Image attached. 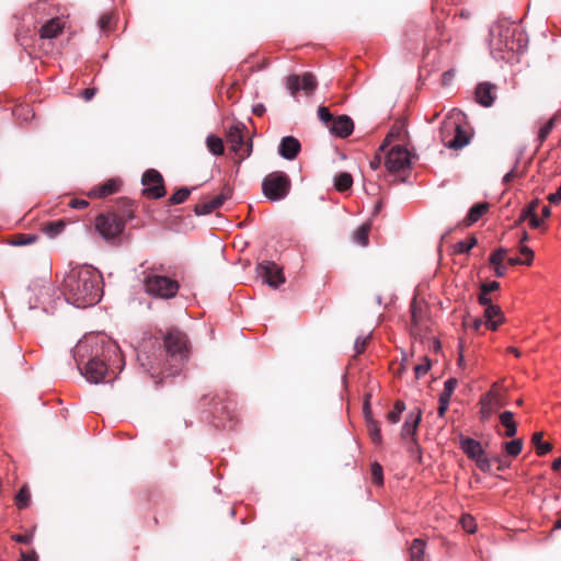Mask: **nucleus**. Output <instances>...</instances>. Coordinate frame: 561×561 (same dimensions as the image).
<instances>
[{
  "label": "nucleus",
  "mask_w": 561,
  "mask_h": 561,
  "mask_svg": "<svg viewBox=\"0 0 561 561\" xmlns=\"http://www.w3.org/2000/svg\"><path fill=\"white\" fill-rule=\"evenodd\" d=\"M61 291L66 301L77 308L93 306L102 296V276L91 266L72 268L64 278Z\"/></svg>",
  "instance_id": "nucleus-1"
},
{
  "label": "nucleus",
  "mask_w": 561,
  "mask_h": 561,
  "mask_svg": "<svg viewBox=\"0 0 561 561\" xmlns=\"http://www.w3.org/2000/svg\"><path fill=\"white\" fill-rule=\"evenodd\" d=\"M163 345V360L145 364L141 362V355H138L140 365L151 374V377H156L157 374H162L163 376H176L180 374L187 360V341L183 333L179 331L170 332L165 336Z\"/></svg>",
  "instance_id": "nucleus-2"
},
{
  "label": "nucleus",
  "mask_w": 561,
  "mask_h": 561,
  "mask_svg": "<svg viewBox=\"0 0 561 561\" xmlns=\"http://www.w3.org/2000/svg\"><path fill=\"white\" fill-rule=\"evenodd\" d=\"M123 367V358L118 346L107 342L103 348L102 357L95 355L90 358L81 374L92 383L107 382L116 378V373Z\"/></svg>",
  "instance_id": "nucleus-3"
},
{
  "label": "nucleus",
  "mask_w": 561,
  "mask_h": 561,
  "mask_svg": "<svg viewBox=\"0 0 561 561\" xmlns=\"http://www.w3.org/2000/svg\"><path fill=\"white\" fill-rule=\"evenodd\" d=\"M459 118L460 112L453 110L439 129L442 142L447 148L455 150L462 149L470 141V137L466 129L462 128Z\"/></svg>",
  "instance_id": "nucleus-4"
},
{
  "label": "nucleus",
  "mask_w": 561,
  "mask_h": 561,
  "mask_svg": "<svg viewBox=\"0 0 561 561\" xmlns=\"http://www.w3.org/2000/svg\"><path fill=\"white\" fill-rule=\"evenodd\" d=\"M144 287L146 293L152 297L170 299L176 295L180 285L178 280L168 276L149 274L144 279Z\"/></svg>",
  "instance_id": "nucleus-5"
},
{
  "label": "nucleus",
  "mask_w": 561,
  "mask_h": 561,
  "mask_svg": "<svg viewBox=\"0 0 561 561\" xmlns=\"http://www.w3.org/2000/svg\"><path fill=\"white\" fill-rule=\"evenodd\" d=\"M290 190V180L283 172H273L266 175L262 183L265 197L272 202L284 199Z\"/></svg>",
  "instance_id": "nucleus-6"
},
{
  "label": "nucleus",
  "mask_w": 561,
  "mask_h": 561,
  "mask_svg": "<svg viewBox=\"0 0 561 561\" xmlns=\"http://www.w3.org/2000/svg\"><path fill=\"white\" fill-rule=\"evenodd\" d=\"M125 226V220L115 213L101 214L95 218L98 232L107 241L115 240L119 237Z\"/></svg>",
  "instance_id": "nucleus-7"
},
{
  "label": "nucleus",
  "mask_w": 561,
  "mask_h": 561,
  "mask_svg": "<svg viewBox=\"0 0 561 561\" xmlns=\"http://www.w3.org/2000/svg\"><path fill=\"white\" fill-rule=\"evenodd\" d=\"M28 290L33 294L28 298V308H42L44 312H49L53 308L50 306L53 287L49 284L34 283L30 286Z\"/></svg>",
  "instance_id": "nucleus-8"
},
{
  "label": "nucleus",
  "mask_w": 561,
  "mask_h": 561,
  "mask_svg": "<svg viewBox=\"0 0 561 561\" xmlns=\"http://www.w3.org/2000/svg\"><path fill=\"white\" fill-rule=\"evenodd\" d=\"M317 84L314 76L310 72H305L302 76L291 75L286 81L287 89L293 96H296L299 91L311 95L317 89Z\"/></svg>",
  "instance_id": "nucleus-9"
},
{
  "label": "nucleus",
  "mask_w": 561,
  "mask_h": 561,
  "mask_svg": "<svg viewBox=\"0 0 561 561\" xmlns=\"http://www.w3.org/2000/svg\"><path fill=\"white\" fill-rule=\"evenodd\" d=\"M144 194L150 198H161L165 194L162 175L153 169L147 170L141 179Z\"/></svg>",
  "instance_id": "nucleus-10"
},
{
  "label": "nucleus",
  "mask_w": 561,
  "mask_h": 561,
  "mask_svg": "<svg viewBox=\"0 0 561 561\" xmlns=\"http://www.w3.org/2000/svg\"><path fill=\"white\" fill-rule=\"evenodd\" d=\"M257 275L263 279V283L273 288H277L285 283L282 268L272 261H263L257 265Z\"/></svg>",
  "instance_id": "nucleus-11"
},
{
  "label": "nucleus",
  "mask_w": 561,
  "mask_h": 561,
  "mask_svg": "<svg viewBox=\"0 0 561 561\" xmlns=\"http://www.w3.org/2000/svg\"><path fill=\"white\" fill-rule=\"evenodd\" d=\"M410 164L409 151L401 146L392 147L385 157V165L390 172H398L407 169Z\"/></svg>",
  "instance_id": "nucleus-12"
},
{
  "label": "nucleus",
  "mask_w": 561,
  "mask_h": 561,
  "mask_svg": "<svg viewBox=\"0 0 561 561\" xmlns=\"http://www.w3.org/2000/svg\"><path fill=\"white\" fill-rule=\"evenodd\" d=\"M244 126L241 124L232 125L227 133V141L230 144L231 149L240 157H248L251 149L244 148Z\"/></svg>",
  "instance_id": "nucleus-13"
},
{
  "label": "nucleus",
  "mask_w": 561,
  "mask_h": 561,
  "mask_svg": "<svg viewBox=\"0 0 561 561\" xmlns=\"http://www.w3.org/2000/svg\"><path fill=\"white\" fill-rule=\"evenodd\" d=\"M495 85L490 82H481L474 91L476 101L484 106L490 107L495 101Z\"/></svg>",
  "instance_id": "nucleus-14"
},
{
  "label": "nucleus",
  "mask_w": 561,
  "mask_h": 561,
  "mask_svg": "<svg viewBox=\"0 0 561 561\" xmlns=\"http://www.w3.org/2000/svg\"><path fill=\"white\" fill-rule=\"evenodd\" d=\"M229 197L230 191L227 188L210 201L197 204L195 206V214L198 216L211 214L215 209L219 208Z\"/></svg>",
  "instance_id": "nucleus-15"
},
{
  "label": "nucleus",
  "mask_w": 561,
  "mask_h": 561,
  "mask_svg": "<svg viewBox=\"0 0 561 561\" xmlns=\"http://www.w3.org/2000/svg\"><path fill=\"white\" fill-rule=\"evenodd\" d=\"M300 142L293 136H286L280 140L278 153L286 160H294L300 151Z\"/></svg>",
  "instance_id": "nucleus-16"
},
{
  "label": "nucleus",
  "mask_w": 561,
  "mask_h": 561,
  "mask_svg": "<svg viewBox=\"0 0 561 561\" xmlns=\"http://www.w3.org/2000/svg\"><path fill=\"white\" fill-rule=\"evenodd\" d=\"M331 133L337 137L345 138L353 133L354 124L353 121L346 116L342 115L332 121L331 126L329 127Z\"/></svg>",
  "instance_id": "nucleus-17"
},
{
  "label": "nucleus",
  "mask_w": 561,
  "mask_h": 561,
  "mask_svg": "<svg viewBox=\"0 0 561 561\" xmlns=\"http://www.w3.org/2000/svg\"><path fill=\"white\" fill-rule=\"evenodd\" d=\"M65 23L59 18H54L47 21L39 28V37L42 39L56 38L64 30Z\"/></svg>",
  "instance_id": "nucleus-18"
},
{
  "label": "nucleus",
  "mask_w": 561,
  "mask_h": 561,
  "mask_svg": "<svg viewBox=\"0 0 561 561\" xmlns=\"http://www.w3.org/2000/svg\"><path fill=\"white\" fill-rule=\"evenodd\" d=\"M539 202L537 199L530 202L520 213L519 221H529V226L534 229L539 228L542 225V218L537 215V208Z\"/></svg>",
  "instance_id": "nucleus-19"
},
{
  "label": "nucleus",
  "mask_w": 561,
  "mask_h": 561,
  "mask_svg": "<svg viewBox=\"0 0 561 561\" xmlns=\"http://www.w3.org/2000/svg\"><path fill=\"white\" fill-rule=\"evenodd\" d=\"M118 188H119V181L115 180V179H111V180L106 181L104 184L92 188L89 192V196L90 197H99V198L106 197L108 195L116 193L118 191Z\"/></svg>",
  "instance_id": "nucleus-20"
},
{
  "label": "nucleus",
  "mask_w": 561,
  "mask_h": 561,
  "mask_svg": "<svg viewBox=\"0 0 561 561\" xmlns=\"http://www.w3.org/2000/svg\"><path fill=\"white\" fill-rule=\"evenodd\" d=\"M485 324L489 329L495 331L503 321V314L499 306H488L484 310Z\"/></svg>",
  "instance_id": "nucleus-21"
},
{
  "label": "nucleus",
  "mask_w": 561,
  "mask_h": 561,
  "mask_svg": "<svg viewBox=\"0 0 561 561\" xmlns=\"http://www.w3.org/2000/svg\"><path fill=\"white\" fill-rule=\"evenodd\" d=\"M460 447L463 450V453L468 456V458H470L471 460H473L477 457H480V455L483 454L484 451L481 444L478 440L469 437L461 438Z\"/></svg>",
  "instance_id": "nucleus-22"
},
{
  "label": "nucleus",
  "mask_w": 561,
  "mask_h": 561,
  "mask_svg": "<svg viewBox=\"0 0 561 561\" xmlns=\"http://www.w3.org/2000/svg\"><path fill=\"white\" fill-rule=\"evenodd\" d=\"M496 383H494L491 390L481 398L484 405H490L495 411L506 404L501 393L496 390Z\"/></svg>",
  "instance_id": "nucleus-23"
},
{
  "label": "nucleus",
  "mask_w": 561,
  "mask_h": 561,
  "mask_svg": "<svg viewBox=\"0 0 561 561\" xmlns=\"http://www.w3.org/2000/svg\"><path fill=\"white\" fill-rule=\"evenodd\" d=\"M421 421V412L417 411V413H410L408 417L404 421V424L402 426V436L409 437L413 436L416 433V428L419 426V423Z\"/></svg>",
  "instance_id": "nucleus-24"
},
{
  "label": "nucleus",
  "mask_w": 561,
  "mask_h": 561,
  "mask_svg": "<svg viewBox=\"0 0 561 561\" xmlns=\"http://www.w3.org/2000/svg\"><path fill=\"white\" fill-rule=\"evenodd\" d=\"M500 422L505 427L504 435L514 437L517 433V425L514 421V414L511 411H504L500 414Z\"/></svg>",
  "instance_id": "nucleus-25"
},
{
  "label": "nucleus",
  "mask_w": 561,
  "mask_h": 561,
  "mask_svg": "<svg viewBox=\"0 0 561 561\" xmlns=\"http://www.w3.org/2000/svg\"><path fill=\"white\" fill-rule=\"evenodd\" d=\"M489 209L488 203H478L473 205L465 219V224L470 226L477 222Z\"/></svg>",
  "instance_id": "nucleus-26"
},
{
  "label": "nucleus",
  "mask_w": 561,
  "mask_h": 561,
  "mask_svg": "<svg viewBox=\"0 0 561 561\" xmlns=\"http://www.w3.org/2000/svg\"><path fill=\"white\" fill-rule=\"evenodd\" d=\"M411 561H425V542L416 538L410 547Z\"/></svg>",
  "instance_id": "nucleus-27"
},
{
  "label": "nucleus",
  "mask_w": 561,
  "mask_h": 561,
  "mask_svg": "<svg viewBox=\"0 0 561 561\" xmlns=\"http://www.w3.org/2000/svg\"><path fill=\"white\" fill-rule=\"evenodd\" d=\"M352 185L353 178L347 172H341L334 178V187L340 192L347 191Z\"/></svg>",
  "instance_id": "nucleus-28"
},
{
  "label": "nucleus",
  "mask_w": 561,
  "mask_h": 561,
  "mask_svg": "<svg viewBox=\"0 0 561 561\" xmlns=\"http://www.w3.org/2000/svg\"><path fill=\"white\" fill-rule=\"evenodd\" d=\"M531 443L536 448V453L539 456H543L552 449L550 443L542 442V433L537 432L531 437Z\"/></svg>",
  "instance_id": "nucleus-29"
},
{
  "label": "nucleus",
  "mask_w": 561,
  "mask_h": 561,
  "mask_svg": "<svg viewBox=\"0 0 561 561\" xmlns=\"http://www.w3.org/2000/svg\"><path fill=\"white\" fill-rule=\"evenodd\" d=\"M206 145H207V148L208 150L215 154V156H220L224 153V142L222 140L215 136V135H208L207 138H206Z\"/></svg>",
  "instance_id": "nucleus-30"
},
{
  "label": "nucleus",
  "mask_w": 561,
  "mask_h": 561,
  "mask_svg": "<svg viewBox=\"0 0 561 561\" xmlns=\"http://www.w3.org/2000/svg\"><path fill=\"white\" fill-rule=\"evenodd\" d=\"M369 230H370L369 224H364V225L359 226L353 234L354 241L359 245H363V247L367 245Z\"/></svg>",
  "instance_id": "nucleus-31"
},
{
  "label": "nucleus",
  "mask_w": 561,
  "mask_h": 561,
  "mask_svg": "<svg viewBox=\"0 0 561 561\" xmlns=\"http://www.w3.org/2000/svg\"><path fill=\"white\" fill-rule=\"evenodd\" d=\"M368 433L374 444L380 445L382 443V436L380 432L379 423L374 420L369 419L367 423Z\"/></svg>",
  "instance_id": "nucleus-32"
},
{
  "label": "nucleus",
  "mask_w": 561,
  "mask_h": 561,
  "mask_svg": "<svg viewBox=\"0 0 561 561\" xmlns=\"http://www.w3.org/2000/svg\"><path fill=\"white\" fill-rule=\"evenodd\" d=\"M478 240L474 237H469L465 240H460L454 245V252L457 254L468 253L476 244Z\"/></svg>",
  "instance_id": "nucleus-33"
},
{
  "label": "nucleus",
  "mask_w": 561,
  "mask_h": 561,
  "mask_svg": "<svg viewBox=\"0 0 561 561\" xmlns=\"http://www.w3.org/2000/svg\"><path fill=\"white\" fill-rule=\"evenodd\" d=\"M556 122L557 118L553 116L543 126L540 127L537 136L538 147H540L548 138V136L554 128Z\"/></svg>",
  "instance_id": "nucleus-34"
},
{
  "label": "nucleus",
  "mask_w": 561,
  "mask_h": 561,
  "mask_svg": "<svg viewBox=\"0 0 561 561\" xmlns=\"http://www.w3.org/2000/svg\"><path fill=\"white\" fill-rule=\"evenodd\" d=\"M504 449L507 456L516 457L523 450V440L520 438H515L511 442L504 443Z\"/></svg>",
  "instance_id": "nucleus-35"
},
{
  "label": "nucleus",
  "mask_w": 561,
  "mask_h": 561,
  "mask_svg": "<svg viewBox=\"0 0 561 561\" xmlns=\"http://www.w3.org/2000/svg\"><path fill=\"white\" fill-rule=\"evenodd\" d=\"M65 228V222L62 220L51 221L47 224L43 231L50 238H55L58 236Z\"/></svg>",
  "instance_id": "nucleus-36"
},
{
  "label": "nucleus",
  "mask_w": 561,
  "mask_h": 561,
  "mask_svg": "<svg viewBox=\"0 0 561 561\" xmlns=\"http://www.w3.org/2000/svg\"><path fill=\"white\" fill-rule=\"evenodd\" d=\"M458 385V380L456 378H449L444 383V390L439 394V399H444L450 401V398Z\"/></svg>",
  "instance_id": "nucleus-37"
},
{
  "label": "nucleus",
  "mask_w": 561,
  "mask_h": 561,
  "mask_svg": "<svg viewBox=\"0 0 561 561\" xmlns=\"http://www.w3.org/2000/svg\"><path fill=\"white\" fill-rule=\"evenodd\" d=\"M30 502V492L26 486L20 489L18 494L15 495V504L19 508L27 507Z\"/></svg>",
  "instance_id": "nucleus-38"
},
{
  "label": "nucleus",
  "mask_w": 561,
  "mask_h": 561,
  "mask_svg": "<svg viewBox=\"0 0 561 561\" xmlns=\"http://www.w3.org/2000/svg\"><path fill=\"white\" fill-rule=\"evenodd\" d=\"M190 194V188L181 187L170 197V202L174 205L182 204L188 198Z\"/></svg>",
  "instance_id": "nucleus-39"
},
{
  "label": "nucleus",
  "mask_w": 561,
  "mask_h": 561,
  "mask_svg": "<svg viewBox=\"0 0 561 561\" xmlns=\"http://www.w3.org/2000/svg\"><path fill=\"white\" fill-rule=\"evenodd\" d=\"M461 527L469 534L476 533L477 524L471 515H463L460 519Z\"/></svg>",
  "instance_id": "nucleus-40"
},
{
  "label": "nucleus",
  "mask_w": 561,
  "mask_h": 561,
  "mask_svg": "<svg viewBox=\"0 0 561 561\" xmlns=\"http://www.w3.org/2000/svg\"><path fill=\"white\" fill-rule=\"evenodd\" d=\"M473 461L476 462L477 467L481 471H483V472L491 471V459L488 458V456L485 455V451H483V454H481L480 457L474 458Z\"/></svg>",
  "instance_id": "nucleus-41"
},
{
  "label": "nucleus",
  "mask_w": 561,
  "mask_h": 561,
  "mask_svg": "<svg viewBox=\"0 0 561 561\" xmlns=\"http://www.w3.org/2000/svg\"><path fill=\"white\" fill-rule=\"evenodd\" d=\"M431 368V360L428 357H423L422 363L417 364L414 368L415 377L419 379L422 376L426 375Z\"/></svg>",
  "instance_id": "nucleus-42"
},
{
  "label": "nucleus",
  "mask_w": 561,
  "mask_h": 561,
  "mask_svg": "<svg viewBox=\"0 0 561 561\" xmlns=\"http://www.w3.org/2000/svg\"><path fill=\"white\" fill-rule=\"evenodd\" d=\"M318 117L321 122H323L328 127L331 126L332 121H334L332 114L329 108L325 106H320L318 110Z\"/></svg>",
  "instance_id": "nucleus-43"
},
{
  "label": "nucleus",
  "mask_w": 561,
  "mask_h": 561,
  "mask_svg": "<svg viewBox=\"0 0 561 561\" xmlns=\"http://www.w3.org/2000/svg\"><path fill=\"white\" fill-rule=\"evenodd\" d=\"M506 253H507L506 249H503V248L497 249L490 255V259H489L490 264L502 263L506 256Z\"/></svg>",
  "instance_id": "nucleus-44"
},
{
  "label": "nucleus",
  "mask_w": 561,
  "mask_h": 561,
  "mask_svg": "<svg viewBox=\"0 0 561 561\" xmlns=\"http://www.w3.org/2000/svg\"><path fill=\"white\" fill-rule=\"evenodd\" d=\"M371 476L377 484H382L383 477H382V467L378 462H374L371 465Z\"/></svg>",
  "instance_id": "nucleus-45"
},
{
  "label": "nucleus",
  "mask_w": 561,
  "mask_h": 561,
  "mask_svg": "<svg viewBox=\"0 0 561 561\" xmlns=\"http://www.w3.org/2000/svg\"><path fill=\"white\" fill-rule=\"evenodd\" d=\"M370 335H367L365 337L358 336L355 341L354 347L357 354H360L365 351L366 344L369 340Z\"/></svg>",
  "instance_id": "nucleus-46"
},
{
  "label": "nucleus",
  "mask_w": 561,
  "mask_h": 561,
  "mask_svg": "<svg viewBox=\"0 0 561 561\" xmlns=\"http://www.w3.org/2000/svg\"><path fill=\"white\" fill-rule=\"evenodd\" d=\"M112 19H113L112 14H110V13L103 14L99 20L100 28L102 31H106L112 23Z\"/></svg>",
  "instance_id": "nucleus-47"
},
{
  "label": "nucleus",
  "mask_w": 561,
  "mask_h": 561,
  "mask_svg": "<svg viewBox=\"0 0 561 561\" xmlns=\"http://www.w3.org/2000/svg\"><path fill=\"white\" fill-rule=\"evenodd\" d=\"M480 404H481V410H480L481 417L483 420L490 419L491 415L495 412V410L490 405H484L482 399L480 400Z\"/></svg>",
  "instance_id": "nucleus-48"
},
{
  "label": "nucleus",
  "mask_w": 561,
  "mask_h": 561,
  "mask_svg": "<svg viewBox=\"0 0 561 561\" xmlns=\"http://www.w3.org/2000/svg\"><path fill=\"white\" fill-rule=\"evenodd\" d=\"M520 253L525 256V260H523L525 264L530 265L534 260V251L528 247H522Z\"/></svg>",
  "instance_id": "nucleus-49"
},
{
  "label": "nucleus",
  "mask_w": 561,
  "mask_h": 561,
  "mask_svg": "<svg viewBox=\"0 0 561 561\" xmlns=\"http://www.w3.org/2000/svg\"><path fill=\"white\" fill-rule=\"evenodd\" d=\"M455 75H456L455 69H449V70L445 71L442 76V84L449 85L451 83V81L454 80Z\"/></svg>",
  "instance_id": "nucleus-50"
},
{
  "label": "nucleus",
  "mask_w": 561,
  "mask_h": 561,
  "mask_svg": "<svg viewBox=\"0 0 561 561\" xmlns=\"http://www.w3.org/2000/svg\"><path fill=\"white\" fill-rule=\"evenodd\" d=\"M499 288H500V283L495 282V280L490 282V283H484L481 285V290H483L486 294L497 290Z\"/></svg>",
  "instance_id": "nucleus-51"
},
{
  "label": "nucleus",
  "mask_w": 561,
  "mask_h": 561,
  "mask_svg": "<svg viewBox=\"0 0 561 561\" xmlns=\"http://www.w3.org/2000/svg\"><path fill=\"white\" fill-rule=\"evenodd\" d=\"M89 203L85 199L73 198L70 201L69 206L75 209H83L88 207Z\"/></svg>",
  "instance_id": "nucleus-52"
},
{
  "label": "nucleus",
  "mask_w": 561,
  "mask_h": 561,
  "mask_svg": "<svg viewBox=\"0 0 561 561\" xmlns=\"http://www.w3.org/2000/svg\"><path fill=\"white\" fill-rule=\"evenodd\" d=\"M400 416H401V413H399L398 411H396L394 409L389 411L387 413V420L391 423V424H397L399 421H400Z\"/></svg>",
  "instance_id": "nucleus-53"
},
{
  "label": "nucleus",
  "mask_w": 561,
  "mask_h": 561,
  "mask_svg": "<svg viewBox=\"0 0 561 561\" xmlns=\"http://www.w3.org/2000/svg\"><path fill=\"white\" fill-rule=\"evenodd\" d=\"M382 156L378 152L376 156L370 160L369 165L373 170L379 169L382 162Z\"/></svg>",
  "instance_id": "nucleus-54"
},
{
  "label": "nucleus",
  "mask_w": 561,
  "mask_h": 561,
  "mask_svg": "<svg viewBox=\"0 0 561 561\" xmlns=\"http://www.w3.org/2000/svg\"><path fill=\"white\" fill-rule=\"evenodd\" d=\"M449 402L450 401H447V400H444V399H439L438 400V415L439 416H444L445 415L446 411L448 410Z\"/></svg>",
  "instance_id": "nucleus-55"
},
{
  "label": "nucleus",
  "mask_w": 561,
  "mask_h": 561,
  "mask_svg": "<svg viewBox=\"0 0 561 561\" xmlns=\"http://www.w3.org/2000/svg\"><path fill=\"white\" fill-rule=\"evenodd\" d=\"M478 300H479V304L484 306L485 308L488 306H492L491 298H489V294L484 293L483 290H481Z\"/></svg>",
  "instance_id": "nucleus-56"
},
{
  "label": "nucleus",
  "mask_w": 561,
  "mask_h": 561,
  "mask_svg": "<svg viewBox=\"0 0 561 561\" xmlns=\"http://www.w3.org/2000/svg\"><path fill=\"white\" fill-rule=\"evenodd\" d=\"M494 266V273L497 277H503L506 274V266L503 263L492 264Z\"/></svg>",
  "instance_id": "nucleus-57"
},
{
  "label": "nucleus",
  "mask_w": 561,
  "mask_h": 561,
  "mask_svg": "<svg viewBox=\"0 0 561 561\" xmlns=\"http://www.w3.org/2000/svg\"><path fill=\"white\" fill-rule=\"evenodd\" d=\"M95 93L96 90L94 88H88L81 92V95L85 101H90L94 98Z\"/></svg>",
  "instance_id": "nucleus-58"
},
{
  "label": "nucleus",
  "mask_w": 561,
  "mask_h": 561,
  "mask_svg": "<svg viewBox=\"0 0 561 561\" xmlns=\"http://www.w3.org/2000/svg\"><path fill=\"white\" fill-rule=\"evenodd\" d=\"M85 348H87V342L80 343V344H78V345L76 346V350H75V354H73V356H75V359H76L77 365H78L79 367H80V363H79V360L77 359V356H79V355H80V353H81L83 350H85Z\"/></svg>",
  "instance_id": "nucleus-59"
},
{
  "label": "nucleus",
  "mask_w": 561,
  "mask_h": 561,
  "mask_svg": "<svg viewBox=\"0 0 561 561\" xmlns=\"http://www.w3.org/2000/svg\"><path fill=\"white\" fill-rule=\"evenodd\" d=\"M493 460H494L495 462H497V469H499V470H504V469H506V468L510 466V465H508V463L503 459V457H501V456H496V457H494V458H493Z\"/></svg>",
  "instance_id": "nucleus-60"
},
{
  "label": "nucleus",
  "mask_w": 561,
  "mask_h": 561,
  "mask_svg": "<svg viewBox=\"0 0 561 561\" xmlns=\"http://www.w3.org/2000/svg\"><path fill=\"white\" fill-rule=\"evenodd\" d=\"M18 561H36V554H35V552H32V553L21 552V559H19Z\"/></svg>",
  "instance_id": "nucleus-61"
},
{
  "label": "nucleus",
  "mask_w": 561,
  "mask_h": 561,
  "mask_svg": "<svg viewBox=\"0 0 561 561\" xmlns=\"http://www.w3.org/2000/svg\"><path fill=\"white\" fill-rule=\"evenodd\" d=\"M266 108L263 104H255L253 107H252V112L253 114L257 115V116H262L264 113H265Z\"/></svg>",
  "instance_id": "nucleus-62"
},
{
  "label": "nucleus",
  "mask_w": 561,
  "mask_h": 561,
  "mask_svg": "<svg viewBox=\"0 0 561 561\" xmlns=\"http://www.w3.org/2000/svg\"><path fill=\"white\" fill-rule=\"evenodd\" d=\"M416 302L415 300L412 302L411 305V313H412V322H413V325H417V322H419V318H417V311H416Z\"/></svg>",
  "instance_id": "nucleus-63"
},
{
  "label": "nucleus",
  "mask_w": 561,
  "mask_h": 561,
  "mask_svg": "<svg viewBox=\"0 0 561 561\" xmlns=\"http://www.w3.org/2000/svg\"><path fill=\"white\" fill-rule=\"evenodd\" d=\"M12 539L16 542L27 543L28 537L26 535H13Z\"/></svg>",
  "instance_id": "nucleus-64"
}]
</instances>
